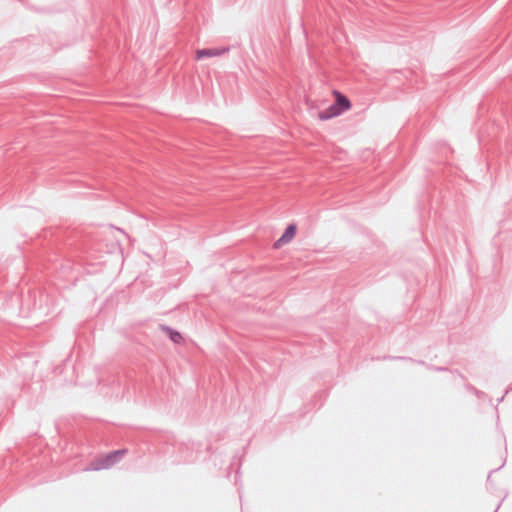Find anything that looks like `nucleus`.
I'll use <instances>...</instances> for the list:
<instances>
[{"label":"nucleus","mask_w":512,"mask_h":512,"mask_svg":"<svg viewBox=\"0 0 512 512\" xmlns=\"http://www.w3.org/2000/svg\"><path fill=\"white\" fill-rule=\"evenodd\" d=\"M170 339L175 343H180L182 341V336L179 332L173 331L171 329H166Z\"/></svg>","instance_id":"5"},{"label":"nucleus","mask_w":512,"mask_h":512,"mask_svg":"<svg viewBox=\"0 0 512 512\" xmlns=\"http://www.w3.org/2000/svg\"><path fill=\"white\" fill-rule=\"evenodd\" d=\"M120 455V452L117 451V452H114V453H111L109 455H107L105 457V459L103 460V465L102 467L103 468H108L109 466H111L117 459V457Z\"/></svg>","instance_id":"4"},{"label":"nucleus","mask_w":512,"mask_h":512,"mask_svg":"<svg viewBox=\"0 0 512 512\" xmlns=\"http://www.w3.org/2000/svg\"><path fill=\"white\" fill-rule=\"evenodd\" d=\"M225 49H200L196 51V59L200 60L204 57H216L225 53Z\"/></svg>","instance_id":"3"},{"label":"nucleus","mask_w":512,"mask_h":512,"mask_svg":"<svg viewBox=\"0 0 512 512\" xmlns=\"http://www.w3.org/2000/svg\"><path fill=\"white\" fill-rule=\"evenodd\" d=\"M296 231L297 227L295 224L288 225L283 235L273 244L274 249H280L282 246L290 243L294 239Z\"/></svg>","instance_id":"2"},{"label":"nucleus","mask_w":512,"mask_h":512,"mask_svg":"<svg viewBox=\"0 0 512 512\" xmlns=\"http://www.w3.org/2000/svg\"><path fill=\"white\" fill-rule=\"evenodd\" d=\"M332 94L335 97V103L318 113L317 117L321 121L335 118L351 108V102L345 95L337 90H334Z\"/></svg>","instance_id":"1"}]
</instances>
